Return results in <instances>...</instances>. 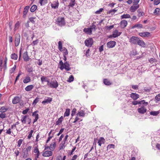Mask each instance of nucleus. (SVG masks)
Returning a JSON list of instances; mask_svg holds the SVG:
<instances>
[{
	"mask_svg": "<svg viewBox=\"0 0 160 160\" xmlns=\"http://www.w3.org/2000/svg\"><path fill=\"white\" fill-rule=\"evenodd\" d=\"M52 154V151H47L44 152L42 155L44 157H49L51 156Z\"/></svg>",
	"mask_w": 160,
	"mask_h": 160,
	"instance_id": "f3484780",
	"label": "nucleus"
},
{
	"mask_svg": "<svg viewBox=\"0 0 160 160\" xmlns=\"http://www.w3.org/2000/svg\"><path fill=\"white\" fill-rule=\"evenodd\" d=\"M140 105L139 106H140L141 104H142L143 105V106H144V107L145 106L148 105V102H146L145 100H141V101H140Z\"/></svg>",
	"mask_w": 160,
	"mask_h": 160,
	"instance_id": "473e14b6",
	"label": "nucleus"
},
{
	"mask_svg": "<svg viewBox=\"0 0 160 160\" xmlns=\"http://www.w3.org/2000/svg\"><path fill=\"white\" fill-rule=\"evenodd\" d=\"M23 59L25 62H27L31 58H29L28 55V52L27 51L24 52L23 54Z\"/></svg>",
	"mask_w": 160,
	"mask_h": 160,
	"instance_id": "dca6fc26",
	"label": "nucleus"
},
{
	"mask_svg": "<svg viewBox=\"0 0 160 160\" xmlns=\"http://www.w3.org/2000/svg\"><path fill=\"white\" fill-rule=\"evenodd\" d=\"M31 81V78L29 76L26 77L23 80V82L24 83H27Z\"/></svg>",
	"mask_w": 160,
	"mask_h": 160,
	"instance_id": "c756f323",
	"label": "nucleus"
},
{
	"mask_svg": "<svg viewBox=\"0 0 160 160\" xmlns=\"http://www.w3.org/2000/svg\"><path fill=\"white\" fill-rule=\"evenodd\" d=\"M8 110V108H6L5 107L2 106L0 108V112L2 113H4Z\"/></svg>",
	"mask_w": 160,
	"mask_h": 160,
	"instance_id": "e433bc0d",
	"label": "nucleus"
},
{
	"mask_svg": "<svg viewBox=\"0 0 160 160\" xmlns=\"http://www.w3.org/2000/svg\"><path fill=\"white\" fill-rule=\"evenodd\" d=\"M38 43V39H37L35 41H33L32 43V44L33 46H35L36 45H37Z\"/></svg>",
	"mask_w": 160,
	"mask_h": 160,
	"instance_id": "680f3d73",
	"label": "nucleus"
},
{
	"mask_svg": "<svg viewBox=\"0 0 160 160\" xmlns=\"http://www.w3.org/2000/svg\"><path fill=\"white\" fill-rule=\"evenodd\" d=\"M74 80V77L73 76L71 75H70L68 79L67 80V81L68 82H72Z\"/></svg>",
	"mask_w": 160,
	"mask_h": 160,
	"instance_id": "603ef678",
	"label": "nucleus"
},
{
	"mask_svg": "<svg viewBox=\"0 0 160 160\" xmlns=\"http://www.w3.org/2000/svg\"><path fill=\"white\" fill-rule=\"evenodd\" d=\"M23 141V140L22 139H20L17 142V146L18 147H20V146Z\"/></svg>",
	"mask_w": 160,
	"mask_h": 160,
	"instance_id": "5fc2aeb1",
	"label": "nucleus"
},
{
	"mask_svg": "<svg viewBox=\"0 0 160 160\" xmlns=\"http://www.w3.org/2000/svg\"><path fill=\"white\" fill-rule=\"evenodd\" d=\"M139 38L135 36H132L129 40V42L132 43L136 44L137 43Z\"/></svg>",
	"mask_w": 160,
	"mask_h": 160,
	"instance_id": "0eeeda50",
	"label": "nucleus"
},
{
	"mask_svg": "<svg viewBox=\"0 0 160 160\" xmlns=\"http://www.w3.org/2000/svg\"><path fill=\"white\" fill-rule=\"evenodd\" d=\"M116 11H117V10L114 9L109 11L107 13L108 14H111L112 15H113Z\"/></svg>",
	"mask_w": 160,
	"mask_h": 160,
	"instance_id": "c03bdc74",
	"label": "nucleus"
},
{
	"mask_svg": "<svg viewBox=\"0 0 160 160\" xmlns=\"http://www.w3.org/2000/svg\"><path fill=\"white\" fill-rule=\"evenodd\" d=\"M139 7V5H136L133 4L130 8V11L131 12H134Z\"/></svg>",
	"mask_w": 160,
	"mask_h": 160,
	"instance_id": "9b49d317",
	"label": "nucleus"
},
{
	"mask_svg": "<svg viewBox=\"0 0 160 160\" xmlns=\"http://www.w3.org/2000/svg\"><path fill=\"white\" fill-rule=\"evenodd\" d=\"M58 6L59 3L58 1L53 2V3L51 5L52 8L55 9L58 8Z\"/></svg>",
	"mask_w": 160,
	"mask_h": 160,
	"instance_id": "6ab92c4d",
	"label": "nucleus"
},
{
	"mask_svg": "<svg viewBox=\"0 0 160 160\" xmlns=\"http://www.w3.org/2000/svg\"><path fill=\"white\" fill-rule=\"evenodd\" d=\"M59 68L61 70H62L65 69L67 71H69L71 69V68L70 67L69 64L67 62H64V65L63 67H59Z\"/></svg>",
	"mask_w": 160,
	"mask_h": 160,
	"instance_id": "423d86ee",
	"label": "nucleus"
},
{
	"mask_svg": "<svg viewBox=\"0 0 160 160\" xmlns=\"http://www.w3.org/2000/svg\"><path fill=\"white\" fill-rule=\"evenodd\" d=\"M56 146V142H54L53 143H51L49 149L51 151H53Z\"/></svg>",
	"mask_w": 160,
	"mask_h": 160,
	"instance_id": "72a5a7b5",
	"label": "nucleus"
},
{
	"mask_svg": "<svg viewBox=\"0 0 160 160\" xmlns=\"http://www.w3.org/2000/svg\"><path fill=\"white\" fill-rule=\"evenodd\" d=\"M21 98L17 96L15 97L12 99V103L13 104H16L19 102L21 100Z\"/></svg>",
	"mask_w": 160,
	"mask_h": 160,
	"instance_id": "2eb2a0df",
	"label": "nucleus"
},
{
	"mask_svg": "<svg viewBox=\"0 0 160 160\" xmlns=\"http://www.w3.org/2000/svg\"><path fill=\"white\" fill-rule=\"evenodd\" d=\"M120 24L122 28H124L127 26L128 22L126 20H123L121 22Z\"/></svg>",
	"mask_w": 160,
	"mask_h": 160,
	"instance_id": "aec40b11",
	"label": "nucleus"
},
{
	"mask_svg": "<svg viewBox=\"0 0 160 160\" xmlns=\"http://www.w3.org/2000/svg\"><path fill=\"white\" fill-rule=\"evenodd\" d=\"M47 85L51 88H57L58 86V82L56 80L49 81Z\"/></svg>",
	"mask_w": 160,
	"mask_h": 160,
	"instance_id": "f03ea898",
	"label": "nucleus"
},
{
	"mask_svg": "<svg viewBox=\"0 0 160 160\" xmlns=\"http://www.w3.org/2000/svg\"><path fill=\"white\" fill-rule=\"evenodd\" d=\"M137 44L140 46L142 47H145L146 45L145 42L143 40H140L139 38Z\"/></svg>",
	"mask_w": 160,
	"mask_h": 160,
	"instance_id": "4be33fe9",
	"label": "nucleus"
},
{
	"mask_svg": "<svg viewBox=\"0 0 160 160\" xmlns=\"http://www.w3.org/2000/svg\"><path fill=\"white\" fill-rule=\"evenodd\" d=\"M27 116L25 115L23 116L21 119V121L23 123L25 124L26 123V118Z\"/></svg>",
	"mask_w": 160,
	"mask_h": 160,
	"instance_id": "79ce46f5",
	"label": "nucleus"
},
{
	"mask_svg": "<svg viewBox=\"0 0 160 160\" xmlns=\"http://www.w3.org/2000/svg\"><path fill=\"white\" fill-rule=\"evenodd\" d=\"M37 6L35 5H33L30 8V11L32 12H34L37 9Z\"/></svg>",
	"mask_w": 160,
	"mask_h": 160,
	"instance_id": "c9c22d12",
	"label": "nucleus"
},
{
	"mask_svg": "<svg viewBox=\"0 0 160 160\" xmlns=\"http://www.w3.org/2000/svg\"><path fill=\"white\" fill-rule=\"evenodd\" d=\"M83 31L87 34H92V30L91 28H85L83 30Z\"/></svg>",
	"mask_w": 160,
	"mask_h": 160,
	"instance_id": "a878e982",
	"label": "nucleus"
},
{
	"mask_svg": "<svg viewBox=\"0 0 160 160\" xmlns=\"http://www.w3.org/2000/svg\"><path fill=\"white\" fill-rule=\"evenodd\" d=\"M111 148H115V145L113 144H109L107 146V150L110 149Z\"/></svg>",
	"mask_w": 160,
	"mask_h": 160,
	"instance_id": "09e8293b",
	"label": "nucleus"
},
{
	"mask_svg": "<svg viewBox=\"0 0 160 160\" xmlns=\"http://www.w3.org/2000/svg\"><path fill=\"white\" fill-rule=\"evenodd\" d=\"M140 101H136L134 100L132 102V104L134 105H136L138 104H140Z\"/></svg>",
	"mask_w": 160,
	"mask_h": 160,
	"instance_id": "4d7b16f0",
	"label": "nucleus"
},
{
	"mask_svg": "<svg viewBox=\"0 0 160 160\" xmlns=\"http://www.w3.org/2000/svg\"><path fill=\"white\" fill-rule=\"evenodd\" d=\"M160 9L159 8H156L155 9L153 13L155 15H157L160 14Z\"/></svg>",
	"mask_w": 160,
	"mask_h": 160,
	"instance_id": "de8ad7c7",
	"label": "nucleus"
},
{
	"mask_svg": "<svg viewBox=\"0 0 160 160\" xmlns=\"http://www.w3.org/2000/svg\"><path fill=\"white\" fill-rule=\"evenodd\" d=\"M121 33V32H119L117 30H115L113 32L112 34V35H111L109 37H113L114 38H116L120 36Z\"/></svg>",
	"mask_w": 160,
	"mask_h": 160,
	"instance_id": "6e6552de",
	"label": "nucleus"
},
{
	"mask_svg": "<svg viewBox=\"0 0 160 160\" xmlns=\"http://www.w3.org/2000/svg\"><path fill=\"white\" fill-rule=\"evenodd\" d=\"M62 51H63V56H66L68 54V52L67 49L66 48H64L62 50Z\"/></svg>",
	"mask_w": 160,
	"mask_h": 160,
	"instance_id": "37998d69",
	"label": "nucleus"
},
{
	"mask_svg": "<svg viewBox=\"0 0 160 160\" xmlns=\"http://www.w3.org/2000/svg\"><path fill=\"white\" fill-rule=\"evenodd\" d=\"M38 111H36L32 113V116L35 117V118L33 120V123H34L36 122L39 118V115L37 113L38 112Z\"/></svg>",
	"mask_w": 160,
	"mask_h": 160,
	"instance_id": "9d476101",
	"label": "nucleus"
},
{
	"mask_svg": "<svg viewBox=\"0 0 160 160\" xmlns=\"http://www.w3.org/2000/svg\"><path fill=\"white\" fill-rule=\"evenodd\" d=\"M30 8L29 6H25L23 9V11L22 16L23 18H25L26 17V15L28 12V10Z\"/></svg>",
	"mask_w": 160,
	"mask_h": 160,
	"instance_id": "ddd939ff",
	"label": "nucleus"
},
{
	"mask_svg": "<svg viewBox=\"0 0 160 160\" xmlns=\"http://www.w3.org/2000/svg\"><path fill=\"white\" fill-rule=\"evenodd\" d=\"M16 68V65H15L14 66L12 67L10 70V72L11 73H12L14 72Z\"/></svg>",
	"mask_w": 160,
	"mask_h": 160,
	"instance_id": "69168bd1",
	"label": "nucleus"
},
{
	"mask_svg": "<svg viewBox=\"0 0 160 160\" xmlns=\"http://www.w3.org/2000/svg\"><path fill=\"white\" fill-rule=\"evenodd\" d=\"M20 35L19 33H17L15 35V44L16 47L18 46L19 44Z\"/></svg>",
	"mask_w": 160,
	"mask_h": 160,
	"instance_id": "20e7f679",
	"label": "nucleus"
},
{
	"mask_svg": "<svg viewBox=\"0 0 160 160\" xmlns=\"http://www.w3.org/2000/svg\"><path fill=\"white\" fill-rule=\"evenodd\" d=\"M75 5V0H71L68 6L71 7H73Z\"/></svg>",
	"mask_w": 160,
	"mask_h": 160,
	"instance_id": "8fccbe9b",
	"label": "nucleus"
},
{
	"mask_svg": "<svg viewBox=\"0 0 160 160\" xmlns=\"http://www.w3.org/2000/svg\"><path fill=\"white\" fill-rule=\"evenodd\" d=\"M142 25L141 24H136L132 26V29H134L135 28H142Z\"/></svg>",
	"mask_w": 160,
	"mask_h": 160,
	"instance_id": "c85d7f7f",
	"label": "nucleus"
},
{
	"mask_svg": "<svg viewBox=\"0 0 160 160\" xmlns=\"http://www.w3.org/2000/svg\"><path fill=\"white\" fill-rule=\"evenodd\" d=\"M130 97L134 100H136L139 98V95L136 93L132 92L130 94Z\"/></svg>",
	"mask_w": 160,
	"mask_h": 160,
	"instance_id": "f8f14e48",
	"label": "nucleus"
},
{
	"mask_svg": "<svg viewBox=\"0 0 160 160\" xmlns=\"http://www.w3.org/2000/svg\"><path fill=\"white\" fill-rule=\"evenodd\" d=\"M137 12L138 13V16L139 17L142 16L144 15V12H141L140 9L137 10Z\"/></svg>",
	"mask_w": 160,
	"mask_h": 160,
	"instance_id": "a19ab883",
	"label": "nucleus"
},
{
	"mask_svg": "<svg viewBox=\"0 0 160 160\" xmlns=\"http://www.w3.org/2000/svg\"><path fill=\"white\" fill-rule=\"evenodd\" d=\"M86 45L88 47H91L93 44V40L92 38L87 39L85 41Z\"/></svg>",
	"mask_w": 160,
	"mask_h": 160,
	"instance_id": "39448f33",
	"label": "nucleus"
},
{
	"mask_svg": "<svg viewBox=\"0 0 160 160\" xmlns=\"http://www.w3.org/2000/svg\"><path fill=\"white\" fill-rule=\"evenodd\" d=\"M159 113V112L158 111H151L150 112V114L153 116H157Z\"/></svg>",
	"mask_w": 160,
	"mask_h": 160,
	"instance_id": "3c124183",
	"label": "nucleus"
},
{
	"mask_svg": "<svg viewBox=\"0 0 160 160\" xmlns=\"http://www.w3.org/2000/svg\"><path fill=\"white\" fill-rule=\"evenodd\" d=\"M103 9L102 8H101L98 10L96 11L95 12V13L97 14H99L103 11Z\"/></svg>",
	"mask_w": 160,
	"mask_h": 160,
	"instance_id": "774afa93",
	"label": "nucleus"
},
{
	"mask_svg": "<svg viewBox=\"0 0 160 160\" xmlns=\"http://www.w3.org/2000/svg\"><path fill=\"white\" fill-rule=\"evenodd\" d=\"M20 26V23L18 21L15 25V28H14V30H16V28L17 29Z\"/></svg>",
	"mask_w": 160,
	"mask_h": 160,
	"instance_id": "13d9d810",
	"label": "nucleus"
},
{
	"mask_svg": "<svg viewBox=\"0 0 160 160\" xmlns=\"http://www.w3.org/2000/svg\"><path fill=\"white\" fill-rule=\"evenodd\" d=\"M21 72H19V73H18V75H17V76L16 77V78L15 80V82L14 83V84H16L17 81V80L20 77V76L21 75Z\"/></svg>",
	"mask_w": 160,
	"mask_h": 160,
	"instance_id": "052dcab7",
	"label": "nucleus"
},
{
	"mask_svg": "<svg viewBox=\"0 0 160 160\" xmlns=\"http://www.w3.org/2000/svg\"><path fill=\"white\" fill-rule=\"evenodd\" d=\"M156 100L159 101H160V93L157 95L155 97Z\"/></svg>",
	"mask_w": 160,
	"mask_h": 160,
	"instance_id": "338daca9",
	"label": "nucleus"
},
{
	"mask_svg": "<svg viewBox=\"0 0 160 160\" xmlns=\"http://www.w3.org/2000/svg\"><path fill=\"white\" fill-rule=\"evenodd\" d=\"M41 81L42 83L43 82H47V83H48V82H49V79L48 78V77L44 76H42L41 77Z\"/></svg>",
	"mask_w": 160,
	"mask_h": 160,
	"instance_id": "5701e85b",
	"label": "nucleus"
},
{
	"mask_svg": "<svg viewBox=\"0 0 160 160\" xmlns=\"http://www.w3.org/2000/svg\"><path fill=\"white\" fill-rule=\"evenodd\" d=\"M139 35L141 37H148L150 36V33L148 32H143L139 33Z\"/></svg>",
	"mask_w": 160,
	"mask_h": 160,
	"instance_id": "a211bd4d",
	"label": "nucleus"
},
{
	"mask_svg": "<svg viewBox=\"0 0 160 160\" xmlns=\"http://www.w3.org/2000/svg\"><path fill=\"white\" fill-rule=\"evenodd\" d=\"M56 23L58 25L61 27L64 26L65 24L64 18L58 17L57 19Z\"/></svg>",
	"mask_w": 160,
	"mask_h": 160,
	"instance_id": "7ed1b4c3",
	"label": "nucleus"
},
{
	"mask_svg": "<svg viewBox=\"0 0 160 160\" xmlns=\"http://www.w3.org/2000/svg\"><path fill=\"white\" fill-rule=\"evenodd\" d=\"M26 70L28 72H31L32 71V67H27Z\"/></svg>",
	"mask_w": 160,
	"mask_h": 160,
	"instance_id": "bf43d9fd",
	"label": "nucleus"
},
{
	"mask_svg": "<svg viewBox=\"0 0 160 160\" xmlns=\"http://www.w3.org/2000/svg\"><path fill=\"white\" fill-rule=\"evenodd\" d=\"M11 58L12 59L16 60L18 58V56L17 54L14 53L11 54Z\"/></svg>",
	"mask_w": 160,
	"mask_h": 160,
	"instance_id": "58836bf2",
	"label": "nucleus"
},
{
	"mask_svg": "<svg viewBox=\"0 0 160 160\" xmlns=\"http://www.w3.org/2000/svg\"><path fill=\"white\" fill-rule=\"evenodd\" d=\"M58 48L59 50L62 51V43L61 41H59L58 42Z\"/></svg>",
	"mask_w": 160,
	"mask_h": 160,
	"instance_id": "a18cd8bd",
	"label": "nucleus"
},
{
	"mask_svg": "<svg viewBox=\"0 0 160 160\" xmlns=\"http://www.w3.org/2000/svg\"><path fill=\"white\" fill-rule=\"evenodd\" d=\"M87 111L86 108H84V110H82L81 111V116L83 117L85 116V112H86Z\"/></svg>",
	"mask_w": 160,
	"mask_h": 160,
	"instance_id": "49530a36",
	"label": "nucleus"
},
{
	"mask_svg": "<svg viewBox=\"0 0 160 160\" xmlns=\"http://www.w3.org/2000/svg\"><path fill=\"white\" fill-rule=\"evenodd\" d=\"M116 42L114 41H111L108 42L107 46L108 48H111L114 47L115 45Z\"/></svg>",
	"mask_w": 160,
	"mask_h": 160,
	"instance_id": "4468645a",
	"label": "nucleus"
},
{
	"mask_svg": "<svg viewBox=\"0 0 160 160\" xmlns=\"http://www.w3.org/2000/svg\"><path fill=\"white\" fill-rule=\"evenodd\" d=\"M36 19L35 17H31L29 18L28 20V22H31L33 24H34L35 22V19Z\"/></svg>",
	"mask_w": 160,
	"mask_h": 160,
	"instance_id": "2f4dec72",
	"label": "nucleus"
},
{
	"mask_svg": "<svg viewBox=\"0 0 160 160\" xmlns=\"http://www.w3.org/2000/svg\"><path fill=\"white\" fill-rule=\"evenodd\" d=\"M32 147L29 146L27 148H24L22 149V157L24 158H26L29 156V152L31 150Z\"/></svg>",
	"mask_w": 160,
	"mask_h": 160,
	"instance_id": "f257e3e1",
	"label": "nucleus"
},
{
	"mask_svg": "<svg viewBox=\"0 0 160 160\" xmlns=\"http://www.w3.org/2000/svg\"><path fill=\"white\" fill-rule=\"evenodd\" d=\"M29 109L28 108H27L25 110H23L22 112V113L23 114H26L28 111L29 110Z\"/></svg>",
	"mask_w": 160,
	"mask_h": 160,
	"instance_id": "0e129e2a",
	"label": "nucleus"
},
{
	"mask_svg": "<svg viewBox=\"0 0 160 160\" xmlns=\"http://www.w3.org/2000/svg\"><path fill=\"white\" fill-rule=\"evenodd\" d=\"M63 120V117L62 116L59 118L56 122L55 125H60L62 123V121Z\"/></svg>",
	"mask_w": 160,
	"mask_h": 160,
	"instance_id": "412c9836",
	"label": "nucleus"
},
{
	"mask_svg": "<svg viewBox=\"0 0 160 160\" xmlns=\"http://www.w3.org/2000/svg\"><path fill=\"white\" fill-rule=\"evenodd\" d=\"M34 87L33 85H29L27 86L25 88V90L27 92H29L32 90Z\"/></svg>",
	"mask_w": 160,
	"mask_h": 160,
	"instance_id": "393cba45",
	"label": "nucleus"
},
{
	"mask_svg": "<svg viewBox=\"0 0 160 160\" xmlns=\"http://www.w3.org/2000/svg\"><path fill=\"white\" fill-rule=\"evenodd\" d=\"M6 117V114L5 113H0V118L3 119L5 118Z\"/></svg>",
	"mask_w": 160,
	"mask_h": 160,
	"instance_id": "e2e57ef3",
	"label": "nucleus"
},
{
	"mask_svg": "<svg viewBox=\"0 0 160 160\" xmlns=\"http://www.w3.org/2000/svg\"><path fill=\"white\" fill-rule=\"evenodd\" d=\"M48 2V0H39V3L41 6L44 5L46 4Z\"/></svg>",
	"mask_w": 160,
	"mask_h": 160,
	"instance_id": "ea45409f",
	"label": "nucleus"
},
{
	"mask_svg": "<svg viewBox=\"0 0 160 160\" xmlns=\"http://www.w3.org/2000/svg\"><path fill=\"white\" fill-rule=\"evenodd\" d=\"M148 61L151 64L157 62V60L154 58H151L149 59Z\"/></svg>",
	"mask_w": 160,
	"mask_h": 160,
	"instance_id": "4c0bfd02",
	"label": "nucleus"
},
{
	"mask_svg": "<svg viewBox=\"0 0 160 160\" xmlns=\"http://www.w3.org/2000/svg\"><path fill=\"white\" fill-rule=\"evenodd\" d=\"M121 19H122L124 18H130L131 17L130 15L129 14H124L123 15L121 16Z\"/></svg>",
	"mask_w": 160,
	"mask_h": 160,
	"instance_id": "7c9ffc66",
	"label": "nucleus"
},
{
	"mask_svg": "<svg viewBox=\"0 0 160 160\" xmlns=\"http://www.w3.org/2000/svg\"><path fill=\"white\" fill-rule=\"evenodd\" d=\"M52 98H51L48 97L47 99L44 100L42 102L43 104H45L46 103H50L52 101Z\"/></svg>",
	"mask_w": 160,
	"mask_h": 160,
	"instance_id": "bb28decb",
	"label": "nucleus"
},
{
	"mask_svg": "<svg viewBox=\"0 0 160 160\" xmlns=\"http://www.w3.org/2000/svg\"><path fill=\"white\" fill-rule=\"evenodd\" d=\"M105 139L103 137H101L98 140V143L100 146H101L102 144L105 143Z\"/></svg>",
	"mask_w": 160,
	"mask_h": 160,
	"instance_id": "b1692460",
	"label": "nucleus"
},
{
	"mask_svg": "<svg viewBox=\"0 0 160 160\" xmlns=\"http://www.w3.org/2000/svg\"><path fill=\"white\" fill-rule=\"evenodd\" d=\"M147 111L146 108L144 106H142L140 108H138V112L141 114H143L145 113Z\"/></svg>",
	"mask_w": 160,
	"mask_h": 160,
	"instance_id": "1a4fd4ad",
	"label": "nucleus"
},
{
	"mask_svg": "<svg viewBox=\"0 0 160 160\" xmlns=\"http://www.w3.org/2000/svg\"><path fill=\"white\" fill-rule=\"evenodd\" d=\"M70 109L69 108H67L64 115V117H68L70 115Z\"/></svg>",
	"mask_w": 160,
	"mask_h": 160,
	"instance_id": "f704fd0d",
	"label": "nucleus"
},
{
	"mask_svg": "<svg viewBox=\"0 0 160 160\" xmlns=\"http://www.w3.org/2000/svg\"><path fill=\"white\" fill-rule=\"evenodd\" d=\"M33 152L35 153L36 154L40 153V152H39L37 147H34Z\"/></svg>",
	"mask_w": 160,
	"mask_h": 160,
	"instance_id": "6e6d98bb",
	"label": "nucleus"
},
{
	"mask_svg": "<svg viewBox=\"0 0 160 160\" xmlns=\"http://www.w3.org/2000/svg\"><path fill=\"white\" fill-rule=\"evenodd\" d=\"M103 83L107 85H110L112 83L108 79H104L103 80Z\"/></svg>",
	"mask_w": 160,
	"mask_h": 160,
	"instance_id": "cd10ccee",
	"label": "nucleus"
},
{
	"mask_svg": "<svg viewBox=\"0 0 160 160\" xmlns=\"http://www.w3.org/2000/svg\"><path fill=\"white\" fill-rule=\"evenodd\" d=\"M39 98L38 97L36 98L32 102V105H35L39 101Z\"/></svg>",
	"mask_w": 160,
	"mask_h": 160,
	"instance_id": "864d4df0",
	"label": "nucleus"
}]
</instances>
